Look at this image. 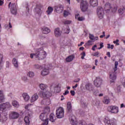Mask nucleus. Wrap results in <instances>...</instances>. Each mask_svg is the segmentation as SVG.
<instances>
[{
  "label": "nucleus",
  "mask_w": 125,
  "mask_h": 125,
  "mask_svg": "<svg viewBox=\"0 0 125 125\" xmlns=\"http://www.w3.org/2000/svg\"><path fill=\"white\" fill-rule=\"evenodd\" d=\"M40 89L42 90L40 94H42L43 97L48 98L51 96V93L48 91V86L44 83H40L39 85Z\"/></svg>",
  "instance_id": "obj_1"
},
{
  "label": "nucleus",
  "mask_w": 125,
  "mask_h": 125,
  "mask_svg": "<svg viewBox=\"0 0 125 125\" xmlns=\"http://www.w3.org/2000/svg\"><path fill=\"white\" fill-rule=\"evenodd\" d=\"M118 65H119V62H115V66L113 68V72H111L109 73V79L111 83H115L116 79H117V72L116 71L118 70Z\"/></svg>",
  "instance_id": "obj_2"
},
{
  "label": "nucleus",
  "mask_w": 125,
  "mask_h": 125,
  "mask_svg": "<svg viewBox=\"0 0 125 125\" xmlns=\"http://www.w3.org/2000/svg\"><path fill=\"white\" fill-rule=\"evenodd\" d=\"M36 58L38 60H42L46 57V53L42 49H38L36 51Z\"/></svg>",
  "instance_id": "obj_3"
},
{
  "label": "nucleus",
  "mask_w": 125,
  "mask_h": 125,
  "mask_svg": "<svg viewBox=\"0 0 125 125\" xmlns=\"http://www.w3.org/2000/svg\"><path fill=\"white\" fill-rule=\"evenodd\" d=\"M9 8L11 9V12L14 15H16L17 14V6H16V4L11 3V2H10L8 5Z\"/></svg>",
  "instance_id": "obj_4"
},
{
  "label": "nucleus",
  "mask_w": 125,
  "mask_h": 125,
  "mask_svg": "<svg viewBox=\"0 0 125 125\" xmlns=\"http://www.w3.org/2000/svg\"><path fill=\"white\" fill-rule=\"evenodd\" d=\"M57 117L58 119H62L64 117V108L62 107H59L56 110Z\"/></svg>",
  "instance_id": "obj_5"
},
{
  "label": "nucleus",
  "mask_w": 125,
  "mask_h": 125,
  "mask_svg": "<svg viewBox=\"0 0 125 125\" xmlns=\"http://www.w3.org/2000/svg\"><path fill=\"white\" fill-rule=\"evenodd\" d=\"M108 111L112 114H118L119 113V107L116 105H111L108 107Z\"/></svg>",
  "instance_id": "obj_6"
},
{
  "label": "nucleus",
  "mask_w": 125,
  "mask_h": 125,
  "mask_svg": "<svg viewBox=\"0 0 125 125\" xmlns=\"http://www.w3.org/2000/svg\"><path fill=\"white\" fill-rule=\"evenodd\" d=\"M19 116H20L19 113L15 111H12L9 114V118L10 120H16V119H18V118H19Z\"/></svg>",
  "instance_id": "obj_7"
},
{
  "label": "nucleus",
  "mask_w": 125,
  "mask_h": 125,
  "mask_svg": "<svg viewBox=\"0 0 125 125\" xmlns=\"http://www.w3.org/2000/svg\"><path fill=\"white\" fill-rule=\"evenodd\" d=\"M94 84L96 87H100L102 84V79L100 77H97L94 81Z\"/></svg>",
  "instance_id": "obj_8"
},
{
  "label": "nucleus",
  "mask_w": 125,
  "mask_h": 125,
  "mask_svg": "<svg viewBox=\"0 0 125 125\" xmlns=\"http://www.w3.org/2000/svg\"><path fill=\"white\" fill-rule=\"evenodd\" d=\"M88 4L87 2L86 1H82L81 3V6L80 7L81 8V10L83 12H84L87 10L88 8Z\"/></svg>",
  "instance_id": "obj_9"
},
{
  "label": "nucleus",
  "mask_w": 125,
  "mask_h": 125,
  "mask_svg": "<svg viewBox=\"0 0 125 125\" xmlns=\"http://www.w3.org/2000/svg\"><path fill=\"white\" fill-rule=\"evenodd\" d=\"M104 10L103 8L99 7L97 9V15L100 19H103L104 17Z\"/></svg>",
  "instance_id": "obj_10"
},
{
  "label": "nucleus",
  "mask_w": 125,
  "mask_h": 125,
  "mask_svg": "<svg viewBox=\"0 0 125 125\" xmlns=\"http://www.w3.org/2000/svg\"><path fill=\"white\" fill-rule=\"evenodd\" d=\"M104 122L106 125H116L115 120H110L108 117H106L104 120Z\"/></svg>",
  "instance_id": "obj_11"
},
{
  "label": "nucleus",
  "mask_w": 125,
  "mask_h": 125,
  "mask_svg": "<svg viewBox=\"0 0 125 125\" xmlns=\"http://www.w3.org/2000/svg\"><path fill=\"white\" fill-rule=\"evenodd\" d=\"M55 10L57 13H62L64 10V7L61 4L55 6Z\"/></svg>",
  "instance_id": "obj_12"
},
{
  "label": "nucleus",
  "mask_w": 125,
  "mask_h": 125,
  "mask_svg": "<svg viewBox=\"0 0 125 125\" xmlns=\"http://www.w3.org/2000/svg\"><path fill=\"white\" fill-rule=\"evenodd\" d=\"M39 99V95L37 93L34 94L30 98V101L31 103L36 102Z\"/></svg>",
  "instance_id": "obj_13"
},
{
  "label": "nucleus",
  "mask_w": 125,
  "mask_h": 125,
  "mask_svg": "<svg viewBox=\"0 0 125 125\" xmlns=\"http://www.w3.org/2000/svg\"><path fill=\"white\" fill-rule=\"evenodd\" d=\"M69 120L70 121V123L71 124V125H78V121H77V119L76 118V117L73 116L72 117L69 118Z\"/></svg>",
  "instance_id": "obj_14"
},
{
  "label": "nucleus",
  "mask_w": 125,
  "mask_h": 125,
  "mask_svg": "<svg viewBox=\"0 0 125 125\" xmlns=\"http://www.w3.org/2000/svg\"><path fill=\"white\" fill-rule=\"evenodd\" d=\"M34 11H35L36 13L39 15L40 16L42 14V10L41 9V7L40 6L37 5L36 7L35 8Z\"/></svg>",
  "instance_id": "obj_15"
},
{
  "label": "nucleus",
  "mask_w": 125,
  "mask_h": 125,
  "mask_svg": "<svg viewBox=\"0 0 125 125\" xmlns=\"http://www.w3.org/2000/svg\"><path fill=\"white\" fill-rule=\"evenodd\" d=\"M13 65L15 68L19 67V62H18V60L15 58H14L12 61Z\"/></svg>",
  "instance_id": "obj_16"
},
{
  "label": "nucleus",
  "mask_w": 125,
  "mask_h": 125,
  "mask_svg": "<svg viewBox=\"0 0 125 125\" xmlns=\"http://www.w3.org/2000/svg\"><path fill=\"white\" fill-rule=\"evenodd\" d=\"M86 89L89 91H93L94 90V87L93 85L90 83H87L85 85Z\"/></svg>",
  "instance_id": "obj_17"
},
{
  "label": "nucleus",
  "mask_w": 125,
  "mask_h": 125,
  "mask_svg": "<svg viewBox=\"0 0 125 125\" xmlns=\"http://www.w3.org/2000/svg\"><path fill=\"white\" fill-rule=\"evenodd\" d=\"M49 74V69L47 68H44L42 71H41V75L42 76H43V77H44L45 76H47Z\"/></svg>",
  "instance_id": "obj_18"
},
{
  "label": "nucleus",
  "mask_w": 125,
  "mask_h": 125,
  "mask_svg": "<svg viewBox=\"0 0 125 125\" xmlns=\"http://www.w3.org/2000/svg\"><path fill=\"white\" fill-rule=\"evenodd\" d=\"M22 96L26 102H28L29 100H30V96L27 93H23L22 94Z\"/></svg>",
  "instance_id": "obj_19"
},
{
  "label": "nucleus",
  "mask_w": 125,
  "mask_h": 125,
  "mask_svg": "<svg viewBox=\"0 0 125 125\" xmlns=\"http://www.w3.org/2000/svg\"><path fill=\"white\" fill-rule=\"evenodd\" d=\"M90 4L92 6H97L98 5V0H90Z\"/></svg>",
  "instance_id": "obj_20"
},
{
  "label": "nucleus",
  "mask_w": 125,
  "mask_h": 125,
  "mask_svg": "<svg viewBox=\"0 0 125 125\" xmlns=\"http://www.w3.org/2000/svg\"><path fill=\"white\" fill-rule=\"evenodd\" d=\"M55 35L56 36V37H60V36H61V31H60V29L58 28H56L55 29Z\"/></svg>",
  "instance_id": "obj_21"
},
{
  "label": "nucleus",
  "mask_w": 125,
  "mask_h": 125,
  "mask_svg": "<svg viewBox=\"0 0 125 125\" xmlns=\"http://www.w3.org/2000/svg\"><path fill=\"white\" fill-rule=\"evenodd\" d=\"M43 34H47L49 33H50V29L48 27H44L42 28Z\"/></svg>",
  "instance_id": "obj_22"
},
{
  "label": "nucleus",
  "mask_w": 125,
  "mask_h": 125,
  "mask_svg": "<svg viewBox=\"0 0 125 125\" xmlns=\"http://www.w3.org/2000/svg\"><path fill=\"white\" fill-rule=\"evenodd\" d=\"M104 104H108L110 103V98L107 96H104V100L103 101Z\"/></svg>",
  "instance_id": "obj_23"
},
{
  "label": "nucleus",
  "mask_w": 125,
  "mask_h": 125,
  "mask_svg": "<svg viewBox=\"0 0 125 125\" xmlns=\"http://www.w3.org/2000/svg\"><path fill=\"white\" fill-rule=\"evenodd\" d=\"M4 95L2 91L0 90V103H2L4 101Z\"/></svg>",
  "instance_id": "obj_24"
},
{
  "label": "nucleus",
  "mask_w": 125,
  "mask_h": 125,
  "mask_svg": "<svg viewBox=\"0 0 125 125\" xmlns=\"http://www.w3.org/2000/svg\"><path fill=\"white\" fill-rule=\"evenodd\" d=\"M3 60V55L0 54V70H1L3 67V64H2V61Z\"/></svg>",
  "instance_id": "obj_25"
},
{
  "label": "nucleus",
  "mask_w": 125,
  "mask_h": 125,
  "mask_svg": "<svg viewBox=\"0 0 125 125\" xmlns=\"http://www.w3.org/2000/svg\"><path fill=\"white\" fill-rule=\"evenodd\" d=\"M12 105L15 107V108H19L20 104H19V103L17 101H13L12 102Z\"/></svg>",
  "instance_id": "obj_26"
},
{
  "label": "nucleus",
  "mask_w": 125,
  "mask_h": 125,
  "mask_svg": "<svg viewBox=\"0 0 125 125\" xmlns=\"http://www.w3.org/2000/svg\"><path fill=\"white\" fill-rule=\"evenodd\" d=\"M55 92H57V93H58L61 91V84L57 85L55 87Z\"/></svg>",
  "instance_id": "obj_27"
},
{
  "label": "nucleus",
  "mask_w": 125,
  "mask_h": 125,
  "mask_svg": "<svg viewBox=\"0 0 125 125\" xmlns=\"http://www.w3.org/2000/svg\"><path fill=\"white\" fill-rule=\"evenodd\" d=\"M105 11H109L111 8H112V7L111 6V4L110 3H106L105 4Z\"/></svg>",
  "instance_id": "obj_28"
},
{
  "label": "nucleus",
  "mask_w": 125,
  "mask_h": 125,
  "mask_svg": "<svg viewBox=\"0 0 125 125\" xmlns=\"http://www.w3.org/2000/svg\"><path fill=\"white\" fill-rule=\"evenodd\" d=\"M53 12V8L51 6H49L47 8V10L46 11V13L47 14V15H50Z\"/></svg>",
  "instance_id": "obj_29"
},
{
  "label": "nucleus",
  "mask_w": 125,
  "mask_h": 125,
  "mask_svg": "<svg viewBox=\"0 0 125 125\" xmlns=\"http://www.w3.org/2000/svg\"><path fill=\"white\" fill-rule=\"evenodd\" d=\"M80 16L79 14L75 15L76 19H77L78 21H83L84 20V18L83 17H79Z\"/></svg>",
  "instance_id": "obj_30"
},
{
  "label": "nucleus",
  "mask_w": 125,
  "mask_h": 125,
  "mask_svg": "<svg viewBox=\"0 0 125 125\" xmlns=\"http://www.w3.org/2000/svg\"><path fill=\"white\" fill-rule=\"evenodd\" d=\"M49 120H50V122H51L52 123H54V122H55V115H54L53 114V113H51V114L50 115Z\"/></svg>",
  "instance_id": "obj_31"
},
{
  "label": "nucleus",
  "mask_w": 125,
  "mask_h": 125,
  "mask_svg": "<svg viewBox=\"0 0 125 125\" xmlns=\"http://www.w3.org/2000/svg\"><path fill=\"white\" fill-rule=\"evenodd\" d=\"M40 119L41 121H44L45 119H47L46 118V114L45 113H42L40 116Z\"/></svg>",
  "instance_id": "obj_32"
},
{
  "label": "nucleus",
  "mask_w": 125,
  "mask_h": 125,
  "mask_svg": "<svg viewBox=\"0 0 125 125\" xmlns=\"http://www.w3.org/2000/svg\"><path fill=\"white\" fill-rule=\"evenodd\" d=\"M75 57L74 56H69L67 58H66V62H71L74 60Z\"/></svg>",
  "instance_id": "obj_33"
},
{
  "label": "nucleus",
  "mask_w": 125,
  "mask_h": 125,
  "mask_svg": "<svg viewBox=\"0 0 125 125\" xmlns=\"http://www.w3.org/2000/svg\"><path fill=\"white\" fill-rule=\"evenodd\" d=\"M4 104V107L5 109H9V108H11V104H10V103L9 102H6L5 103H3Z\"/></svg>",
  "instance_id": "obj_34"
},
{
  "label": "nucleus",
  "mask_w": 125,
  "mask_h": 125,
  "mask_svg": "<svg viewBox=\"0 0 125 125\" xmlns=\"http://www.w3.org/2000/svg\"><path fill=\"white\" fill-rule=\"evenodd\" d=\"M67 109L68 110V112H71V111H72V104H71V102H70L67 103Z\"/></svg>",
  "instance_id": "obj_35"
},
{
  "label": "nucleus",
  "mask_w": 125,
  "mask_h": 125,
  "mask_svg": "<svg viewBox=\"0 0 125 125\" xmlns=\"http://www.w3.org/2000/svg\"><path fill=\"white\" fill-rule=\"evenodd\" d=\"M27 75L29 78H34L35 77V73L33 71H29L27 73Z\"/></svg>",
  "instance_id": "obj_36"
},
{
  "label": "nucleus",
  "mask_w": 125,
  "mask_h": 125,
  "mask_svg": "<svg viewBox=\"0 0 125 125\" xmlns=\"http://www.w3.org/2000/svg\"><path fill=\"white\" fill-rule=\"evenodd\" d=\"M24 121L26 125H30V119L29 118V117L25 116L24 117Z\"/></svg>",
  "instance_id": "obj_37"
},
{
  "label": "nucleus",
  "mask_w": 125,
  "mask_h": 125,
  "mask_svg": "<svg viewBox=\"0 0 125 125\" xmlns=\"http://www.w3.org/2000/svg\"><path fill=\"white\" fill-rule=\"evenodd\" d=\"M70 14H71V13H70L68 11L64 10L63 11V16L64 17H67V16H69Z\"/></svg>",
  "instance_id": "obj_38"
},
{
  "label": "nucleus",
  "mask_w": 125,
  "mask_h": 125,
  "mask_svg": "<svg viewBox=\"0 0 125 125\" xmlns=\"http://www.w3.org/2000/svg\"><path fill=\"white\" fill-rule=\"evenodd\" d=\"M118 11L120 14H123V13H124L125 11V7L120 8L119 9Z\"/></svg>",
  "instance_id": "obj_39"
},
{
  "label": "nucleus",
  "mask_w": 125,
  "mask_h": 125,
  "mask_svg": "<svg viewBox=\"0 0 125 125\" xmlns=\"http://www.w3.org/2000/svg\"><path fill=\"white\" fill-rule=\"evenodd\" d=\"M43 122L42 124V125H48V118L45 119L44 121H43Z\"/></svg>",
  "instance_id": "obj_40"
},
{
  "label": "nucleus",
  "mask_w": 125,
  "mask_h": 125,
  "mask_svg": "<svg viewBox=\"0 0 125 125\" xmlns=\"http://www.w3.org/2000/svg\"><path fill=\"white\" fill-rule=\"evenodd\" d=\"M0 111H3V110H5L4 104H0Z\"/></svg>",
  "instance_id": "obj_41"
},
{
  "label": "nucleus",
  "mask_w": 125,
  "mask_h": 125,
  "mask_svg": "<svg viewBox=\"0 0 125 125\" xmlns=\"http://www.w3.org/2000/svg\"><path fill=\"white\" fill-rule=\"evenodd\" d=\"M21 79H22V81H23L24 82L28 81V77H27V76H22Z\"/></svg>",
  "instance_id": "obj_42"
},
{
  "label": "nucleus",
  "mask_w": 125,
  "mask_h": 125,
  "mask_svg": "<svg viewBox=\"0 0 125 125\" xmlns=\"http://www.w3.org/2000/svg\"><path fill=\"white\" fill-rule=\"evenodd\" d=\"M64 33L65 34H69L70 33V28L67 27L64 30Z\"/></svg>",
  "instance_id": "obj_43"
},
{
  "label": "nucleus",
  "mask_w": 125,
  "mask_h": 125,
  "mask_svg": "<svg viewBox=\"0 0 125 125\" xmlns=\"http://www.w3.org/2000/svg\"><path fill=\"white\" fill-rule=\"evenodd\" d=\"M107 48L109 49L111 48V49H114V45H111L110 44H107Z\"/></svg>",
  "instance_id": "obj_44"
},
{
  "label": "nucleus",
  "mask_w": 125,
  "mask_h": 125,
  "mask_svg": "<svg viewBox=\"0 0 125 125\" xmlns=\"http://www.w3.org/2000/svg\"><path fill=\"white\" fill-rule=\"evenodd\" d=\"M93 94L95 96H97L98 95V94H99V91L95 90V91H93Z\"/></svg>",
  "instance_id": "obj_45"
},
{
  "label": "nucleus",
  "mask_w": 125,
  "mask_h": 125,
  "mask_svg": "<svg viewBox=\"0 0 125 125\" xmlns=\"http://www.w3.org/2000/svg\"><path fill=\"white\" fill-rule=\"evenodd\" d=\"M64 24H71V23H72V21H68V20H66V21H65L64 22H63Z\"/></svg>",
  "instance_id": "obj_46"
},
{
  "label": "nucleus",
  "mask_w": 125,
  "mask_h": 125,
  "mask_svg": "<svg viewBox=\"0 0 125 125\" xmlns=\"http://www.w3.org/2000/svg\"><path fill=\"white\" fill-rule=\"evenodd\" d=\"M34 67L36 69H41V68H42V66H41L39 64H35V65H34Z\"/></svg>",
  "instance_id": "obj_47"
},
{
  "label": "nucleus",
  "mask_w": 125,
  "mask_h": 125,
  "mask_svg": "<svg viewBox=\"0 0 125 125\" xmlns=\"http://www.w3.org/2000/svg\"><path fill=\"white\" fill-rule=\"evenodd\" d=\"M37 55V53H36L35 54H30V58L31 59L34 58V57H35L36 58V56Z\"/></svg>",
  "instance_id": "obj_48"
},
{
  "label": "nucleus",
  "mask_w": 125,
  "mask_h": 125,
  "mask_svg": "<svg viewBox=\"0 0 125 125\" xmlns=\"http://www.w3.org/2000/svg\"><path fill=\"white\" fill-rule=\"evenodd\" d=\"M122 83L124 87H125V78H123Z\"/></svg>",
  "instance_id": "obj_49"
},
{
  "label": "nucleus",
  "mask_w": 125,
  "mask_h": 125,
  "mask_svg": "<svg viewBox=\"0 0 125 125\" xmlns=\"http://www.w3.org/2000/svg\"><path fill=\"white\" fill-rule=\"evenodd\" d=\"M119 40H116V41H113V43H115L117 45H119L120 43H119Z\"/></svg>",
  "instance_id": "obj_50"
},
{
  "label": "nucleus",
  "mask_w": 125,
  "mask_h": 125,
  "mask_svg": "<svg viewBox=\"0 0 125 125\" xmlns=\"http://www.w3.org/2000/svg\"><path fill=\"white\" fill-rule=\"evenodd\" d=\"M10 65V63H9V62H6V68H9V66Z\"/></svg>",
  "instance_id": "obj_51"
},
{
  "label": "nucleus",
  "mask_w": 125,
  "mask_h": 125,
  "mask_svg": "<svg viewBox=\"0 0 125 125\" xmlns=\"http://www.w3.org/2000/svg\"><path fill=\"white\" fill-rule=\"evenodd\" d=\"M100 47L98 48V49H101L102 48H103V47H104V43H101L100 44Z\"/></svg>",
  "instance_id": "obj_52"
},
{
  "label": "nucleus",
  "mask_w": 125,
  "mask_h": 125,
  "mask_svg": "<svg viewBox=\"0 0 125 125\" xmlns=\"http://www.w3.org/2000/svg\"><path fill=\"white\" fill-rule=\"evenodd\" d=\"M87 45H92V41L89 40L87 42Z\"/></svg>",
  "instance_id": "obj_53"
},
{
  "label": "nucleus",
  "mask_w": 125,
  "mask_h": 125,
  "mask_svg": "<svg viewBox=\"0 0 125 125\" xmlns=\"http://www.w3.org/2000/svg\"><path fill=\"white\" fill-rule=\"evenodd\" d=\"M89 39L93 41V40H94V36H93V35L90 34Z\"/></svg>",
  "instance_id": "obj_54"
},
{
  "label": "nucleus",
  "mask_w": 125,
  "mask_h": 125,
  "mask_svg": "<svg viewBox=\"0 0 125 125\" xmlns=\"http://www.w3.org/2000/svg\"><path fill=\"white\" fill-rule=\"evenodd\" d=\"M44 111H45L46 112H49L50 111L49 107L47 106L45 107V108L44 109Z\"/></svg>",
  "instance_id": "obj_55"
},
{
  "label": "nucleus",
  "mask_w": 125,
  "mask_h": 125,
  "mask_svg": "<svg viewBox=\"0 0 125 125\" xmlns=\"http://www.w3.org/2000/svg\"><path fill=\"white\" fill-rule=\"evenodd\" d=\"M80 81H81V79H80L79 78H78L77 79H75L74 81V83H79V82H80Z\"/></svg>",
  "instance_id": "obj_56"
},
{
  "label": "nucleus",
  "mask_w": 125,
  "mask_h": 125,
  "mask_svg": "<svg viewBox=\"0 0 125 125\" xmlns=\"http://www.w3.org/2000/svg\"><path fill=\"white\" fill-rule=\"evenodd\" d=\"M96 47H97V45H94L92 47V50H93V51H95V48H96Z\"/></svg>",
  "instance_id": "obj_57"
},
{
  "label": "nucleus",
  "mask_w": 125,
  "mask_h": 125,
  "mask_svg": "<svg viewBox=\"0 0 125 125\" xmlns=\"http://www.w3.org/2000/svg\"><path fill=\"white\" fill-rule=\"evenodd\" d=\"M32 104H27L26 105H25V109H26V110H28V108H29V107H30Z\"/></svg>",
  "instance_id": "obj_58"
},
{
  "label": "nucleus",
  "mask_w": 125,
  "mask_h": 125,
  "mask_svg": "<svg viewBox=\"0 0 125 125\" xmlns=\"http://www.w3.org/2000/svg\"><path fill=\"white\" fill-rule=\"evenodd\" d=\"M63 95H67V94H69V91L66 90L64 93H63Z\"/></svg>",
  "instance_id": "obj_59"
},
{
  "label": "nucleus",
  "mask_w": 125,
  "mask_h": 125,
  "mask_svg": "<svg viewBox=\"0 0 125 125\" xmlns=\"http://www.w3.org/2000/svg\"><path fill=\"white\" fill-rule=\"evenodd\" d=\"M70 93L72 96H74V95H75V91L74 90L70 91Z\"/></svg>",
  "instance_id": "obj_60"
},
{
  "label": "nucleus",
  "mask_w": 125,
  "mask_h": 125,
  "mask_svg": "<svg viewBox=\"0 0 125 125\" xmlns=\"http://www.w3.org/2000/svg\"><path fill=\"white\" fill-rule=\"evenodd\" d=\"M98 55H99V52H97L94 54L93 56L96 57L98 56Z\"/></svg>",
  "instance_id": "obj_61"
},
{
  "label": "nucleus",
  "mask_w": 125,
  "mask_h": 125,
  "mask_svg": "<svg viewBox=\"0 0 125 125\" xmlns=\"http://www.w3.org/2000/svg\"><path fill=\"white\" fill-rule=\"evenodd\" d=\"M103 35H101L100 36V38H101V39H102L103 38H104V37H105V32H103Z\"/></svg>",
  "instance_id": "obj_62"
},
{
  "label": "nucleus",
  "mask_w": 125,
  "mask_h": 125,
  "mask_svg": "<svg viewBox=\"0 0 125 125\" xmlns=\"http://www.w3.org/2000/svg\"><path fill=\"white\" fill-rule=\"evenodd\" d=\"M3 4V0H0V6L2 5Z\"/></svg>",
  "instance_id": "obj_63"
},
{
  "label": "nucleus",
  "mask_w": 125,
  "mask_h": 125,
  "mask_svg": "<svg viewBox=\"0 0 125 125\" xmlns=\"http://www.w3.org/2000/svg\"><path fill=\"white\" fill-rule=\"evenodd\" d=\"M80 125H86V124L84 122H82L81 124H80Z\"/></svg>",
  "instance_id": "obj_64"
}]
</instances>
